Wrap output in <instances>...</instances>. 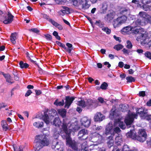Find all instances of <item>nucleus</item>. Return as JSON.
<instances>
[{"label": "nucleus", "mask_w": 151, "mask_h": 151, "mask_svg": "<svg viewBox=\"0 0 151 151\" xmlns=\"http://www.w3.org/2000/svg\"><path fill=\"white\" fill-rule=\"evenodd\" d=\"M34 149L35 151H39L44 147L47 146L50 144L49 139L46 135H38L35 137Z\"/></svg>", "instance_id": "f257e3e1"}, {"label": "nucleus", "mask_w": 151, "mask_h": 151, "mask_svg": "<svg viewBox=\"0 0 151 151\" xmlns=\"http://www.w3.org/2000/svg\"><path fill=\"white\" fill-rule=\"evenodd\" d=\"M136 27V26L134 27H132L131 31L134 34L140 35V36L137 37V40L139 41L145 40L147 35L145 34L146 32L144 31V29L141 27L138 28Z\"/></svg>", "instance_id": "f03ea898"}, {"label": "nucleus", "mask_w": 151, "mask_h": 151, "mask_svg": "<svg viewBox=\"0 0 151 151\" xmlns=\"http://www.w3.org/2000/svg\"><path fill=\"white\" fill-rule=\"evenodd\" d=\"M139 15V17L133 23H134L136 26L145 25L147 20L146 17L148 15L144 12H140Z\"/></svg>", "instance_id": "7ed1b4c3"}, {"label": "nucleus", "mask_w": 151, "mask_h": 151, "mask_svg": "<svg viewBox=\"0 0 151 151\" xmlns=\"http://www.w3.org/2000/svg\"><path fill=\"white\" fill-rule=\"evenodd\" d=\"M88 0H76L73 2V4L79 9H87L90 6L88 3Z\"/></svg>", "instance_id": "20e7f679"}, {"label": "nucleus", "mask_w": 151, "mask_h": 151, "mask_svg": "<svg viewBox=\"0 0 151 151\" xmlns=\"http://www.w3.org/2000/svg\"><path fill=\"white\" fill-rule=\"evenodd\" d=\"M137 118V114L134 112L127 114L125 117L124 122L126 126L129 127L133 123L134 119Z\"/></svg>", "instance_id": "39448f33"}, {"label": "nucleus", "mask_w": 151, "mask_h": 151, "mask_svg": "<svg viewBox=\"0 0 151 151\" xmlns=\"http://www.w3.org/2000/svg\"><path fill=\"white\" fill-rule=\"evenodd\" d=\"M69 124L67 119H63L62 124L61 126V128L60 129V134H62L65 133L66 134V136H65V138L66 137L70 136V133L68 132V126Z\"/></svg>", "instance_id": "423d86ee"}, {"label": "nucleus", "mask_w": 151, "mask_h": 151, "mask_svg": "<svg viewBox=\"0 0 151 151\" xmlns=\"http://www.w3.org/2000/svg\"><path fill=\"white\" fill-rule=\"evenodd\" d=\"M66 145L71 147L74 151H77L78 148L77 143L75 141H72L70 136L65 137Z\"/></svg>", "instance_id": "0eeeda50"}, {"label": "nucleus", "mask_w": 151, "mask_h": 151, "mask_svg": "<svg viewBox=\"0 0 151 151\" xmlns=\"http://www.w3.org/2000/svg\"><path fill=\"white\" fill-rule=\"evenodd\" d=\"M147 136V134L145 129H139L137 135V140L143 142L146 140Z\"/></svg>", "instance_id": "6e6552de"}, {"label": "nucleus", "mask_w": 151, "mask_h": 151, "mask_svg": "<svg viewBox=\"0 0 151 151\" xmlns=\"http://www.w3.org/2000/svg\"><path fill=\"white\" fill-rule=\"evenodd\" d=\"M136 113L137 114V117L138 114L141 119H143L145 116L147 114L148 112L147 110H145V108L142 107L139 108H137L136 109Z\"/></svg>", "instance_id": "1a4fd4ad"}, {"label": "nucleus", "mask_w": 151, "mask_h": 151, "mask_svg": "<svg viewBox=\"0 0 151 151\" xmlns=\"http://www.w3.org/2000/svg\"><path fill=\"white\" fill-rule=\"evenodd\" d=\"M142 7L144 10L151 11V0H142Z\"/></svg>", "instance_id": "9d476101"}, {"label": "nucleus", "mask_w": 151, "mask_h": 151, "mask_svg": "<svg viewBox=\"0 0 151 151\" xmlns=\"http://www.w3.org/2000/svg\"><path fill=\"white\" fill-rule=\"evenodd\" d=\"M7 17L4 15L2 16L4 20L3 22L5 24H8L11 23L13 21L14 16L11 14L10 12H8L7 14Z\"/></svg>", "instance_id": "9b49d317"}, {"label": "nucleus", "mask_w": 151, "mask_h": 151, "mask_svg": "<svg viewBox=\"0 0 151 151\" xmlns=\"http://www.w3.org/2000/svg\"><path fill=\"white\" fill-rule=\"evenodd\" d=\"M76 98V97L74 96H66L65 99V103L64 108L68 109Z\"/></svg>", "instance_id": "f8f14e48"}, {"label": "nucleus", "mask_w": 151, "mask_h": 151, "mask_svg": "<svg viewBox=\"0 0 151 151\" xmlns=\"http://www.w3.org/2000/svg\"><path fill=\"white\" fill-rule=\"evenodd\" d=\"M88 134L87 130L83 129L79 132L78 136L80 139L85 140L88 138V136H87Z\"/></svg>", "instance_id": "ddd939ff"}, {"label": "nucleus", "mask_w": 151, "mask_h": 151, "mask_svg": "<svg viewBox=\"0 0 151 151\" xmlns=\"http://www.w3.org/2000/svg\"><path fill=\"white\" fill-rule=\"evenodd\" d=\"M119 14L122 15L128 16L130 14V10L128 8L121 7L119 10Z\"/></svg>", "instance_id": "4468645a"}, {"label": "nucleus", "mask_w": 151, "mask_h": 151, "mask_svg": "<svg viewBox=\"0 0 151 151\" xmlns=\"http://www.w3.org/2000/svg\"><path fill=\"white\" fill-rule=\"evenodd\" d=\"M81 124L85 127H88L91 124V120L87 117L84 116L81 119Z\"/></svg>", "instance_id": "2eb2a0df"}, {"label": "nucleus", "mask_w": 151, "mask_h": 151, "mask_svg": "<svg viewBox=\"0 0 151 151\" xmlns=\"http://www.w3.org/2000/svg\"><path fill=\"white\" fill-rule=\"evenodd\" d=\"M113 126L112 124H109L106 127L104 132V134L107 136L110 134H112L111 133L113 132Z\"/></svg>", "instance_id": "dca6fc26"}, {"label": "nucleus", "mask_w": 151, "mask_h": 151, "mask_svg": "<svg viewBox=\"0 0 151 151\" xmlns=\"http://www.w3.org/2000/svg\"><path fill=\"white\" fill-rule=\"evenodd\" d=\"M126 136L128 138H131L134 140H137L136 133L134 131L130 130L126 133Z\"/></svg>", "instance_id": "f3484780"}, {"label": "nucleus", "mask_w": 151, "mask_h": 151, "mask_svg": "<svg viewBox=\"0 0 151 151\" xmlns=\"http://www.w3.org/2000/svg\"><path fill=\"white\" fill-rule=\"evenodd\" d=\"M115 16V13L111 12L106 14L105 17V19L107 22H110L114 18Z\"/></svg>", "instance_id": "a211bd4d"}, {"label": "nucleus", "mask_w": 151, "mask_h": 151, "mask_svg": "<svg viewBox=\"0 0 151 151\" xmlns=\"http://www.w3.org/2000/svg\"><path fill=\"white\" fill-rule=\"evenodd\" d=\"M104 119L103 115L100 112L97 113L94 117V120L95 122H100Z\"/></svg>", "instance_id": "6ab92c4d"}, {"label": "nucleus", "mask_w": 151, "mask_h": 151, "mask_svg": "<svg viewBox=\"0 0 151 151\" xmlns=\"http://www.w3.org/2000/svg\"><path fill=\"white\" fill-rule=\"evenodd\" d=\"M93 101L91 99H88L85 101L86 107L88 109H91L93 106Z\"/></svg>", "instance_id": "aec40b11"}, {"label": "nucleus", "mask_w": 151, "mask_h": 151, "mask_svg": "<svg viewBox=\"0 0 151 151\" xmlns=\"http://www.w3.org/2000/svg\"><path fill=\"white\" fill-rule=\"evenodd\" d=\"M113 135L111 134L108 137V140L107 142V144L109 148L111 147L114 145V141L113 139Z\"/></svg>", "instance_id": "412c9836"}, {"label": "nucleus", "mask_w": 151, "mask_h": 151, "mask_svg": "<svg viewBox=\"0 0 151 151\" xmlns=\"http://www.w3.org/2000/svg\"><path fill=\"white\" fill-rule=\"evenodd\" d=\"M47 112L48 110L44 112V115L42 116L43 120L47 124H49L50 123L49 117L47 114Z\"/></svg>", "instance_id": "4be33fe9"}, {"label": "nucleus", "mask_w": 151, "mask_h": 151, "mask_svg": "<svg viewBox=\"0 0 151 151\" xmlns=\"http://www.w3.org/2000/svg\"><path fill=\"white\" fill-rule=\"evenodd\" d=\"M66 45L68 47L67 48L65 45V48H64L66 52H68L69 53H70L72 50L73 49L72 45L70 43L67 42L66 43Z\"/></svg>", "instance_id": "5701e85b"}, {"label": "nucleus", "mask_w": 151, "mask_h": 151, "mask_svg": "<svg viewBox=\"0 0 151 151\" xmlns=\"http://www.w3.org/2000/svg\"><path fill=\"white\" fill-rule=\"evenodd\" d=\"M3 75L6 78V81L9 83L10 84H11L14 83V81H11L12 79L10 74H5L3 73Z\"/></svg>", "instance_id": "b1692460"}, {"label": "nucleus", "mask_w": 151, "mask_h": 151, "mask_svg": "<svg viewBox=\"0 0 151 151\" xmlns=\"http://www.w3.org/2000/svg\"><path fill=\"white\" fill-rule=\"evenodd\" d=\"M112 24L114 28H116L119 27L122 25V24L120 22L119 19H118V17L115 19L112 22Z\"/></svg>", "instance_id": "393cba45"}, {"label": "nucleus", "mask_w": 151, "mask_h": 151, "mask_svg": "<svg viewBox=\"0 0 151 151\" xmlns=\"http://www.w3.org/2000/svg\"><path fill=\"white\" fill-rule=\"evenodd\" d=\"M51 147L52 149H56L57 150H59L60 146L58 142L56 141H53L52 143Z\"/></svg>", "instance_id": "a878e982"}, {"label": "nucleus", "mask_w": 151, "mask_h": 151, "mask_svg": "<svg viewBox=\"0 0 151 151\" xmlns=\"http://www.w3.org/2000/svg\"><path fill=\"white\" fill-rule=\"evenodd\" d=\"M61 124V121L59 117H55L54 119L53 124L56 126L59 127Z\"/></svg>", "instance_id": "bb28decb"}, {"label": "nucleus", "mask_w": 151, "mask_h": 151, "mask_svg": "<svg viewBox=\"0 0 151 151\" xmlns=\"http://www.w3.org/2000/svg\"><path fill=\"white\" fill-rule=\"evenodd\" d=\"M17 33L14 32L12 33L10 36V40L11 42L14 44L16 43V40L17 39L16 37Z\"/></svg>", "instance_id": "cd10ccee"}, {"label": "nucleus", "mask_w": 151, "mask_h": 151, "mask_svg": "<svg viewBox=\"0 0 151 151\" xmlns=\"http://www.w3.org/2000/svg\"><path fill=\"white\" fill-rule=\"evenodd\" d=\"M1 125L4 131H6L9 129L8 127V125L6 121L2 120L1 122Z\"/></svg>", "instance_id": "c85d7f7f"}, {"label": "nucleus", "mask_w": 151, "mask_h": 151, "mask_svg": "<svg viewBox=\"0 0 151 151\" xmlns=\"http://www.w3.org/2000/svg\"><path fill=\"white\" fill-rule=\"evenodd\" d=\"M127 16L122 15L121 17H118V19H119L120 22L122 24L126 22L127 19Z\"/></svg>", "instance_id": "c756f323"}, {"label": "nucleus", "mask_w": 151, "mask_h": 151, "mask_svg": "<svg viewBox=\"0 0 151 151\" xmlns=\"http://www.w3.org/2000/svg\"><path fill=\"white\" fill-rule=\"evenodd\" d=\"M19 64L20 68L22 69L27 68L29 66L28 64L27 63H24L22 61L19 62Z\"/></svg>", "instance_id": "7c9ffc66"}, {"label": "nucleus", "mask_w": 151, "mask_h": 151, "mask_svg": "<svg viewBox=\"0 0 151 151\" xmlns=\"http://www.w3.org/2000/svg\"><path fill=\"white\" fill-rule=\"evenodd\" d=\"M58 112L59 114L63 117L64 118L66 116V111L65 109H63L58 110Z\"/></svg>", "instance_id": "2f4dec72"}, {"label": "nucleus", "mask_w": 151, "mask_h": 151, "mask_svg": "<svg viewBox=\"0 0 151 151\" xmlns=\"http://www.w3.org/2000/svg\"><path fill=\"white\" fill-rule=\"evenodd\" d=\"M52 24L60 30H61L63 29V28L61 25L58 23L54 20L52 22Z\"/></svg>", "instance_id": "473e14b6"}, {"label": "nucleus", "mask_w": 151, "mask_h": 151, "mask_svg": "<svg viewBox=\"0 0 151 151\" xmlns=\"http://www.w3.org/2000/svg\"><path fill=\"white\" fill-rule=\"evenodd\" d=\"M33 125L38 128H42L43 126V122H35L34 123Z\"/></svg>", "instance_id": "72a5a7b5"}, {"label": "nucleus", "mask_w": 151, "mask_h": 151, "mask_svg": "<svg viewBox=\"0 0 151 151\" xmlns=\"http://www.w3.org/2000/svg\"><path fill=\"white\" fill-rule=\"evenodd\" d=\"M86 142L83 143L81 146V151H88V146L87 145Z\"/></svg>", "instance_id": "f704fd0d"}, {"label": "nucleus", "mask_w": 151, "mask_h": 151, "mask_svg": "<svg viewBox=\"0 0 151 151\" xmlns=\"http://www.w3.org/2000/svg\"><path fill=\"white\" fill-rule=\"evenodd\" d=\"M64 102L63 99H62V101H58V99H56L54 103V104L57 106H62L64 105Z\"/></svg>", "instance_id": "c9c22d12"}, {"label": "nucleus", "mask_w": 151, "mask_h": 151, "mask_svg": "<svg viewBox=\"0 0 151 151\" xmlns=\"http://www.w3.org/2000/svg\"><path fill=\"white\" fill-rule=\"evenodd\" d=\"M77 104L78 106H80L83 108L86 107L85 101L84 100H81L78 102Z\"/></svg>", "instance_id": "e433bc0d"}, {"label": "nucleus", "mask_w": 151, "mask_h": 151, "mask_svg": "<svg viewBox=\"0 0 151 151\" xmlns=\"http://www.w3.org/2000/svg\"><path fill=\"white\" fill-rule=\"evenodd\" d=\"M12 73L14 75V78L15 80L18 81L19 80V77L17 72L16 70H13Z\"/></svg>", "instance_id": "4c0bfd02"}, {"label": "nucleus", "mask_w": 151, "mask_h": 151, "mask_svg": "<svg viewBox=\"0 0 151 151\" xmlns=\"http://www.w3.org/2000/svg\"><path fill=\"white\" fill-rule=\"evenodd\" d=\"M132 27L128 26L123 28L122 31L124 32H129V31H131L132 30Z\"/></svg>", "instance_id": "58836bf2"}, {"label": "nucleus", "mask_w": 151, "mask_h": 151, "mask_svg": "<svg viewBox=\"0 0 151 151\" xmlns=\"http://www.w3.org/2000/svg\"><path fill=\"white\" fill-rule=\"evenodd\" d=\"M42 15L43 18L46 19L47 20L49 21L51 24L52 23V21H53L54 20H52L51 19L49 18V16L47 15V14H42Z\"/></svg>", "instance_id": "ea45409f"}, {"label": "nucleus", "mask_w": 151, "mask_h": 151, "mask_svg": "<svg viewBox=\"0 0 151 151\" xmlns=\"http://www.w3.org/2000/svg\"><path fill=\"white\" fill-rule=\"evenodd\" d=\"M126 79L127 82L131 83L132 82H134L135 79L132 76H128L126 78Z\"/></svg>", "instance_id": "a19ab883"}, {"label": "nucleus", "mask_w": 151, "mask_h": 151, "mask_svg": "<svg viewBox=\"0 0 151 151\" xmlns=\"http://www.w3.org/2000/svg\"><path fill=\"white\" fill-rule=\"evenodd\" d=\"M108 86V84L106 82H104L101 85L100 88L103 90H106Z\"/></svg>", "instance_id": "79ce46f5"}, {"label": "nucleus", "mask_w": 151, "mask_h": 151, "mask_svg": "<svg viewBox=\"0 0 151 151\" xmlns=\"http://www.w3.org/2000/svg\"><path fill=\"white\" fill-rule=\"evenodd\" d=\"M123 47V45L121 44H118L116 45L114 47V49L118 51L122 49Z\"/></svg>", "instance_id": "37998d69"}, {"label": "nucleus", "mask_w": 151, "mask_h": 151, "mask_svg": "<svg viewBox=\"0 0 151 151\" xmlns=\"http://www.w3.org/2000/svg\"><path fill=\"white\" fill-rule=\"evenodd\" d=\"M130 149L127 145H124L121 150L122 151H129Z\"/></svg>", "instance_id": "c03bdc74"}, {"label": "nucleus", "mask_w": 151, "mask_h": 151, "mask_svg": "<svg viewBox=\"0 0 151 151\" xmlns=\"http://www.w3.org/2000/svg\"><path fill=\"white\" fill-rule=\"evenodd\" d=\"M143 119H146L148 121H151V114H149L148 112H147V114L146 115Z\"/></svg>", "instance_id": "a18cd8bd"}, {"label": "nucleus", "mask_w": 151, "mask_h": 151, "mask_svg": "<svg viewBox=\"0 0 151 151\" xmlns=\"http://www.w3.org/2000/svg\"><path fill=\"white\" fill-rule=\"evenodd\" d=\"M102 30L105 32L107 34L109 35L111 32V30L108 27H104L102 29Z\"/></svg>", "instance_id": "49530a36"}, {"label": "nucleus", "mask_w": 151, "mask_h": 151, "mask_svg": "<svg viewBox=\"0 0 151 151\" xmlns=\"http://www.w3.org/2000/svg\"><path fill=\"white\" fill-rule=\"evenodd\" d=\"M119 126L123 129H125L126 128V126L122 122H120L119 123Z\"/></svg>", "instance_id": "de8ad7c7"}, {"label": "nucleus", "mask_w": 151, "mask_h": 151, "mask_svg": "<svg viewBox=\"0 0 151 151\" xmlns=\"http://www.w3.org/2000/svg\"><path fill=\"white\" fill-rule=\"evenodd\" d=\"M46 39L49 41H51L52 39V36L49 34H46L44 35Z\"/></svg>", "instance_id": "09e8293b"}, {"label": "nucleus", "mask_w": 151, "mask_h": 151, "mask_svg": "<svg viewBox=\"0 0 151 151\" xmlns=\"http://www.w3.org/2000/svg\"><path fill=\"white\" fill-rule=\"evenodd\" d=\"M127 47L128 49H130L132 48V45L131 42L129 40H127Z\"/></svg>", "instance_id": "8fccbe9b"}, {"label": "nucleus", "mask_w": 151, "mask_h": 151, "mask_svg": "<svg viewBox=\"0 0 151 151\" xmlns=\"http://www.w3.org/2000/svg\"><path fill=\"white\" fill-rule=\"evenodd\" d=\"M29 31L38 34L40 32V30L37 28H32L29 29Z\"/></svg>", "instance_id": "3c124183"}, {"label": "nucleus", "mask_w": 151, "mask_h": 151, "mask_svg": "<svg viewBox=\"0 0 151 151\" xmlns=\"http://www.w3.org/2000/svg\"><path fill=\"white\" fill-rule=\"evenodd\" d=\"M56 44L59 46L64 48H65V45L61 42L58 41H56Z\"/></svg>", "instance_id": "603ef678"}, {"label": "nucleus", "mask_w": 151, "mask_h": 151, "mask_svg": "<svg viewBox=\"0 0 151 151\" xmlns=\"http://www.w3.org/2000/svg\"><path fill=\"white\" fill-rule=\"evenodd\" d=\"M145 56L150 59H151V52H147L145 53Z\"/></svg>", "instance_id": "864d4df0"}, {"label": "nucleus", "mask_w": 151, "mask_h": 151, "mask_svg": "<svg viewBox=\"0 0 151 151\" xmlns=\"http://www.w3.org/2000/svg\"><path fill=\"white\" fill-rule=\"evenodd\" d=\"M116 109L115 108H112L111 111V113L110 114V115L112 116H114L116 115Z\"/></svg>", "instance_id": "5fc2aeb1"}, {"label": "nucleus", "mask_w": 151, "mask_h": 151, "mask_svg": "<svg viewBox=\"0 0 151 151\" xmlns=\"http://www.w3.org/2000/svg\"><path fill=\"white\" fill-rule=\"evenodd\" d=\"M121 131V130L119 127H115L114 129H113V133H114V132H115L116 133H118L120 132Z\"/></svg>", "instance_id": "6e6d98bb"}, {"label": "nucleus", "mask_w": 151, "mask_h": 151, "mask_svg": "<svg viewBox=\"0 0 151 151\" xmlns=\"http://www.w3.org/2000/svg\"><path fill=\"white\" fill-rule=\"evenodd\" d=\"M38 67V71L40 75H42L44 73V71L39 66V65H38L37 64V65Z\"/></svg>", "instance_id": "4d7b16f0"}, {"label": "nucleus", "mask_w": 151, "mask_h": 151, "mask_svg": "<svg viewBox=\"0 0 151 151\" xmlns=\"http://www.w3.org/2000/svg\"><path fill=\"white\" fill-rule=\"evenodd\" d=\"M63 9L65 12H68L70 13V8L67 7H66L65 6H62Z\"/></svg>", "instance_id": "13d9d810"}, {"label": "nucleus", "mask_w": 151, "mask_h": 151, "mask_svg": "<svg viewBox=\"0 0 151 151\" xmlns=\"http://www.w3.org/2000/svg\"><path fill=\"white\" fill-rule=\"evenodd\" d=\"M58 13L60 15L63 16L66 13L63 9H61L58 12Z\"/></svg>", "instance_id": "bf43d9fd"}, {"label": "nucleus", "mask_w": 151, "mask_h": 151, "mask_svg": "<svg viewBox=\"0 0 151 151\" xmlns=\"http://www.w3.org/2000/svg\"><path fill=\"white\" fill-rule=\"evenodd\" d=\"M139 95L140 96L144 97L145 96V91H140L139 92Z\"/></svg>", "instance_id": "052dcab7"}, {"label": "nucleus", "mask_w": 151, "mask_h": 151, "mask_svg": "<svg viewBox=\"0 0 151 151\" xmlns=\"http://www.w3.org/2000/svg\"><path fill=\"white\" fill-rule=\"evenodd\" d=\"M32 93V91L31 90L29 89L26 92L25 94V96L26 97L28 96Z\"/></svg>", "instance_id": "680f3d73"}, {"label": "nucleus", "mask_w": 151, "mask_h": 151, "mask_svg": "<svg viewBox=\"0 0 151 151\" xmlns=\"http://www.w3.org/2000/svg\"><path fill=\"white\" fill-rule=\"evenodd\" d=\"M113 37L116 41H118L119 42H121V39L119 37H117L115 35Z\"/></svg>", "instance_id": "e2e57ef3"}, {"label": "nucleus", "mask_w": 151, "mask_h": 151, "mask_svg": "<svg viewBox=\"0 0 151 151\" xmlns=\"http://www.w3.org/2000/svg\"><path fill=\"white\" fill-rule=\"evenodd\" d=\"M35 92L36 93V94L37 96H38L42 93V91L40 90H35Z\"/></svg>", "instance_id": "0e129e2a"}, {"label": "nucleus", "mask_w": 151, "mask_h": 151, "mask_svg": "<svg viewBox=\"0 0 151 151\" xmlns=\"http://www.w3.org/2000/svg\"><path fill=\"white\" fill-rule=\"evenodd\" d=\"M30 57H28L27 58L30 61L32 62L33 64H35L36 65H37V64L36 63V62L35 61H34L32 59L30 58Z\"/></svg>", "instance_id": "69168bd1"}, {"label": "nucleus", "mask_w": 151, "mask_h": 151, "mask_svg": "<svg viewBox=\"0 0 151 151\" xmlns=\"http://www.w3.org/2000/svg\"><path fill=\"white\" fill-rule=\"evenodd\" d=\"M124 65V64L123 62L122 61H120L119 63L118 66L121 68H122L123 67Z\"/></svg>", "instance_id": "338daca9"}, {"label": "nucleus", "mask_w": 151, "mask_h": 151, "mask_svg": "<svg viewBox=\"0 0 151 151\" xmlns=\"http://www.w3.org/2000/svg\"><path fill=\"white\" fill-rule=\"evenodd\" d=\"M122 51L124 54H127L128 55H129V52H128V50L126 49L125 48H124Z\"/></svg>", "instance_id": "774afa93"}]
</instances>
